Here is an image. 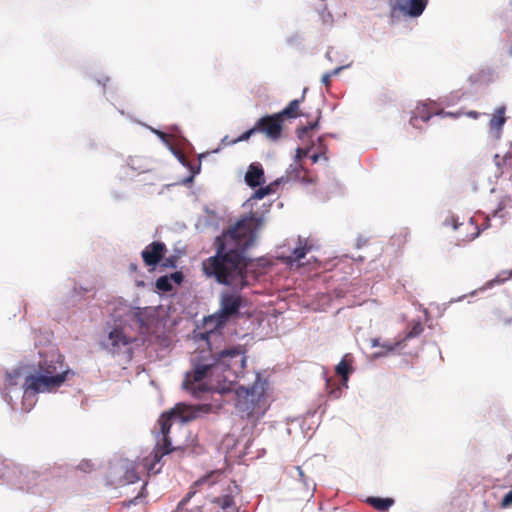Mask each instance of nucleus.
I'll return each instance as SVG.
<instances>
[{"instance_id": "nucleus-33", "label": "nucleus", "mask_w": 512, "mask_h": 512, "mask_svg": "<svg viewBox=\"0 0 512 512\" xmlns=\"http://www.w3.org/2000/svg\"><path fill=\"white\" fill-rule=\"evenodd\" d=\"M311 160L313 163H317L320 160L328 161V156L325 152L322 153H315L311 156Z\"/></svg>"}, {"instance_id": "nucleus-10", "label": "nucleus", "mask_w": 512, "mask_h": 512, "mask_svg": "<svg viewBox=\"0 0 512 512\" xmlns=\"http://www.w3.org/2000/svg\"><path fill=\"white\" fill-rule=\"evenodd\" d=\"M444 224L452 226L458 232V240L463 242H470L480 234V230L472 218L459 223L454 216H450L446 218Z\"/></svg>"}, {"instance_id": "nucleus-20", "label": "nucleus", "mask_w": 512, "mask_h": 512, "mask_svg": "<svg viewBox=\"0 0 512 512\" xmlns=\"http://www.w3.org/2000/svg\"><path fill=\"white\" fill-rule=\"evenodd\" d=\"M304 99V95H302L301 99L292 100L281 112L277 113L280 115L282 121L285 118H297L299 113L300 102Z\"/></svg>"}, {"instance_id": "nucleus-12", "label": "nucleus", "mask_w": 512, "mask_h": 512, "mask_svg": "<svg viewBox=\"0 0 512 512\" xmlns=\"http://www.w3.org/2000/svg\"><path fill=\"white\" fill-rule=\"evenodd\" d=\"M506 106L501 105L497 107L491 115L488 123L489 132L495 139H500L502 135L503 126L506 123Z\"/></svg>"}, {"instance_id": "nucleus-38", "label": "nucleus", "mask_w": 512, "mask_h": 512, "mask_svg": "<svg viewBox=\"0 0 512 512\" xmlns=\"http://www.w3.org/2000/svg\"><path fill=\"white\" fill-rule=\"evenodd\" d=\"M295 470L297 471L298 476H299L300 480L303 482V484L308 487V484L306 482V478H305L302 468L300 466H296Z\"/></svg>"}, {"instance_id": "nucleus-39", "label": "nucleus", "mask_w": 512, "mask_h": 512, "mask_svg": "<svg viewBox=\"0 0 512 512\" xmlns=\"http://www.w3.org/2000/svg\"><path fill=\"white\" fill-rule=\"evenodd\" d=\"M163 265L165 267H175L174 261L172 259H166V261Z\"/></svg>"}, {"instance_id": "nucleus-8", "label": "nucleus", "mask_w": 512, "mask_h": 512, "mask_svg": "<svg viewBox=\"0 0 512 512\" xmlns=\"http://www.w3.org/2000/svg\"><path fill=\"white\" fill-rule=\"evenodd\" d=\"M247 300L239 292L224 291L220 294L219 309L211 316L217 326L226 324L230 319L240 316V310L246 306Z\"/></svg>"}, {"instance_id": "nucleus-24", "label": "nucleus", "mask_w": 512, "mask_h": 512, "mask_svg": "<svg viewBox=\"0 0 512 512\" xmlns=\"http://www.w3.org/2000/svg\"><path fill=\"white\" fill-rule=\"evenodd\" d=\"M156 287L163 291L168 292L172 290V284L168 276H161L156 280Z\"/></svg>"}, {"instance_id": "nucleus-9", "label": "nucleus", "mask_w": 512, "mask_h": 512, "mask_svg": "<svg viewBox=\"0 0 512 512\" xmlns=\"http://www.w3.org/2000/svg\"><path fill=\"white\" fill-rule=\"evenodd\" d=\"M283 121L280 118V115H266L261 117L256 123L255 127L257 129V133L264 134L268 139L272 141H277L280 139L283 129Z\"/></svg>"}, {"instance_id": "nucleus-35", "label": "nucleus", "mask_w": 512, "mask_h": 512, "mask_svg": "<svg viewBox=\"0 0 512 512\" xmlns=\"http://www.w3.org/2000/svg\"><path fill=\"white\" fill-rule=\"evenodd\" d=\"M170 281L173 280L175 283L180 284L183 280V275L181 272H174L170 275Z\"/></svg>"}, {"instance_id": "nucleus-15", "label": "nucleus", "mask_w": 512, "mask_h": 512, "mask_svg": "<svg viewBox=\"0 0 512 512\" xmlns=\"http://www.w3.org/2000/svg\"><path fill=\"white\" fill-rule=\"evenodd\" d=\"M354 357L351 354H345L341 361L335 367V372L341 377L342 384L347 387L349 374L353 372Z\"/></svg>"}, {"instance_id": "nucleus-40", "label": "nucleus", "mask_w": 512, "mask_h": 512, "mask_svg": "<svg viewBox=\"0 0 512 512\" xmlns=\"http://www.w3.org/2000/svg\"><path fill=\"white\" fill-rule=\"evenodd\" d=\"M382 344L380 343L379 339H373L372 340V347H378V346H381Z\"/></svg>"}, {"instance_id": "nucleus-29", "label": "nucleus", "mask_w": 512, "mask_h": 512, "mask_svg": "<svg viewBox=\"0 0 512 512\" xmlns=\"http://www.w3.org/2000/svg\"><path fill=\"white\" fill-rule=\"evenodd\" d=\"M423 332V326L420 322H416L415 324H413V326L411 327L410 331L407 333V335L405 336L404 340H407V339H411V338H414V337H417L419 336L421 333Z\"/></svg>"}, {"instance_id": "nucleus-16", "label": "nucleus", "mask_w": 512, "mask_h": 512, "mask_svg": "<svg viewBox=\"0 0 512 512\" xmlns=\"http://www.w3.org/2000/svg\"><path fill=\"white\" fill-rule=\"evenodd\" d=\"M311 250L312 245L308 243V240L298 237L297 246L293 249L292 254L285 258L286 263L293 264L294 262H299Z\"/></svg>"}, {"instance_id": "nucleus-41", "label": "nucleus", "mask_w": 512, "mask_h": 512, "mask_svg": "<svg viewBox=\"0 0 512 512\" xmlns=\"http://www.w3.org/2000/svg\"><path fill=\"white\" fill-rule=\"evenodd\" d=\"M232 139H229L228 136H225L223 139H222V143L224 145H229L228 142H231Z\"/></svg>"}, {"instance_id": "nucleus-2", "label": "nucleus", "mask_w": 512, "mask_h": 512, "mask_svg": "<svg viewBox=\"0 0 512 512\" xmlns=\"http://www.w3.org/2000/svg\"><path fill=\"white\" fill-rule=\"evenodd\" d=\"M216 243V254L202 263L204 274L219 284L243 288L247 285L245 255L220 242Z\"/></svg>"}, {"instance_id": "nucleus-44", "label": "nucleus", "mask_w": 512, "mask_h": 512, "mask_svg": "<svg viewBox=\"0 0 512 512\" xmlns=\"http://www.w3.org/2000/svg\"><path fill=\"white\" fill-rule=\"evenodd\" d=\"M136 268H137V266H136L135 264H131V265H130V269H131V270H136Z\"/></svg>"}, {"instance_id": "nucleus-17", "label": "nucleus", "mask_w": 512, "mask_h": 512, "mask_svg": "<svg viewBox=\"0 0 512 512\" xmlns=\"http://www.w3.org/2000/svg\"><path fill=\"white\" fill-rule=\"evenodd\" d=\"M130 343L129 338L124 334L120 328H114L109 332L106 347L113 352L122 346H126Z\"/></svg>"}, {"instance_id": "nucleus-6", "label": "nucleus", "mask_w": 512, "mask_h": 512, "mask_svg": "<svg viewBox=\"0 0 512 512\" xmlns=\"http://www.w3.org/2000/svg\"><path fill=\"white\" fill-rule=\"evenodd\" d=\"M263 225V218L256 213H249L242 216L237 222L223 232L217 242L241 251L242 255L251 247L257 237V232Z\"/></svg>"}, {"instance_id": "nucleus-18", "label": "nucleus", "mask_w": 512, "mask_h": 512, "mask_svg": "<svg viewBox=\"0 0 512 512\" xmlns=\"http://www.w3.org/2000/svg\"><path fill=\"white\" fill-rule=\"evenodd\" d=\"M245 181L251 188L260 186L264 182V171L261 165L251 164L246 172Z\"/></svg>"}, {"instance_id": "nucleus-34", "label": "nucleus", "mask_w": 512, "mask_h": 512, "mask_svg": "<svg viewBox=\"0 0 512 512\" xmlns=\"http://www.w3.org/2000/svg\"><path fill=\"white\" fill-rule=\"evenodd\" d=\"M195 492H189L178 504L177 510H182L183 507L186 505V503L189 501V499L193 496Z\"/></svg>"}, {"instance_id": "nucleus-4", "label": "nucleus", "mask_w": 512, "mask_h": 512, "mask_svg": "<svg viewBox=\"0 0 512 512\" xmlns=\"http://www.w3.org/2000/svg\"><path fill=\"white\" fill-rule=\"evenodd\" d=\"M268 382L259 375L250 387L240 386L236 390V409L241 418L253 426L265 415L269 408L266 398Z\"/></svg>"}, {"instance_id": "nucleus-42", "label": "nucleus", "mask_w": 512, "mask_h": 512, "mask_svg": "<svg viewBox=\"0 0 512 512\" xmlns=\"http://www.w3.org/2000/svg\"><path fill=\"white\" fill-rule=\"evenodd\" d=\"M500 321H502L503 324H509L511 322V319L503 318V319H500Z\"/></svg>"}, {"instance_id": "nucleus-13", "label": "nucleus", "mask_w": 512, "mask_h": 512, "mask_svg": "<svg viewBox=\"0 0 512 512\" xmlns=\"http://www.w3.org/2000/svg\"><path fill=\"white\" fill-rule=\"evenodd\" d=\"M428 0H397L398 9L411 17L420 16L427 6Z\"/></svg>"}, {"instance_id": "nucleus-14", "label": "nucleus", "mask_w": 512, "mask_h": 512, "mask_svg": "<svg viewBox=\"0 0 512 512\" xmlns=\"http://www.w3.org/2000/svg\"><path fill=\"white\" fill-rule=\"evenodd\" d=\"M446 112H435L432 110V107L429 104H421L418 105L414 111V115L410 118V124L413 127H419L418 121L428 122L434 114H443Z\"/></svg>"}, {"instance_id": "nucleus-30", "label": "nucleus", "mask_w": 512, "mask_h": 512, "mask_svg": "<svg viewBox=\"0 0 512 512\" xmlns=\"http://www.w3.org/2000/svg\"><path fill=\"white\" fill-rule=\"evenodd\" d=\"M462 114H464V115H466V116H468L470 118H473V119H478L480 117V115H481L479 112L473 111V110L467 111L465 113H461V112H458V113H455V114L451 113V112L445 113L446 116H454V117H458V116H460Z\"/></svg>"}, {"instance_id": "nucleus-37", "label": "nucleus", "mask_w": 512, "mask_h": 512, "mask_svg": "<svg viewBox=\"0 0 512 512\" xmlns=\"http://www.w3.org/2000/svg\"><path fill=\"white\" fill-rule=\"evenodd\" d=\"M78 468L84 472H89L92 470V464L89 461H82Z\"/></svg>"}, {"instance_id": "nucleus-22", "label": "nucleus", "mask_w": 512, "mask_h": 512, "mask_svg": "<svg viewBox=\"0 0 512 512\" xmlns=\"http://www.w3.org/2000/svg\"><path fill=\"white\" fill-rule=\"evenodd\" d=\"M307 172V169L304 168L301 163H298L289 173V178L302 182H310V180L305 176Z\"/></svg>"}, {"instance_id": "nucleus-26", "label": "nucleus", "mask_w": 512, "mask_h": 512, "mask_svg": "<svg viewBox=\"0 0 512 512\" xmlns=\"http://www.w3.org/2000/svg\"><path fill=\"white\" fill-rule=\"evenodd\" d=\"M257 133V129L255 125L249 130L243 132L239 137L232 139L228 144H236L238 142L247 141L252 135Z\"/></svg>"}, {"instance_id": "nucleus-43", "label": "nucleus", "mask_w": 512, "mask_h": 512, "mask_svg": "<svg viewBox=\"0 0 512 512\" xmlns=\"http://www.w3.org/2000/svg\"><path fill=\"white\" fill-rule=\"evenodd\" d=\"M131 167H132V169H135V170H137V169H139V168H140V167H136V166H135V164H134V160H131Z\"/></svg>"}, {"instance_id": "nucleus-7", "label": "nucleus", "mask_w": 512, "mask_h": 512, "mask_svg": "<svg viewBox=\"0 0 512 512\" xmlns=\"http://www.w3.org/2000/svg\"><path fill=\"white\" fill-rule=\"evenodd\" d=\"M220 483L223 487L224 494L219 497H215L213 503L219 505L225 512H235L236 503L234 498L241 492L240 487L235 481L228 479L224 473L220 470H215L200 478L194 483V486L208 485Z\"/></svg>"}, {"instance_id": "nucleus-5", "label": "nucleus", "mask_w": 512, "mask_h": 512, "mask_svg": "<svg viewBox=\"0 0 512 512\" xmlns=\"http://www.w3.org/2000/svg\"><path fill=\"white\" fill-rule=\"evenodd\" d=\"M179 416L184 421H189L195 417L191 407H187L183 404H178L169 412L163 413L159 420L158 425L160 427V434L162 435V442L157 443L154 451L144 459H142L139 464L142 468L147 471L148 474H156L159 472V469H155V466L160 462L161 458L176 450V447L171 446V441L169 438V432L172 425V418L174 416Z\"/></svg>"}, {"instance_id": "nucleus-27", "label": "nucleus", "mask_w": 512, "mask_h": 512, "mask_svg": "<svg viewBox=\"0 0 512 512\" xmlns=\"http://www.w3.org/2000/svg\"><path fill=\"white\" fill-rule=\"evenodd\" d=\"M319 118H320V112H318V115L316 117V120L312 123H308L307 125L305 126H302L301 128H299L297 130L298 132V136L300 138H302L304 135H306L310 130H313L315 129L317 126H318V121H319Z\"/></svg>"}, {"instance_id": "nucleus-31", "label": "nucleus", "mask_w": 512, "mask_h": 512, "mask_svg": "<svg viewBox=\"0 0 512 512\" xmlns=\"http://www.w3.org/2000/svg\"><path fill=\"white\" fill-rule=\"evenodd\" d=\"M310 151V148H297L296 149V155H295V161L296 164L300 163L301 159L306 157Z\"/></svg>"}, {"instance_id": "nucleus-19", "label": "nucleus", "mask_w": 512, "mask_h": 512, "mask_svg": "<svg viewBox=\"0 0 512 512\" xmlns=\"http://www.w3.org/2000/svg\"><path fill=\"white\" fill-rule=\"evenodd\" d=\"M12 473L16 475L18 473L19 477L22 478L19 481V489L21 490H30L33 484H35L38 474L34 471H26L23 472L22 470L17 471L16 469H13Z\"/></svg>"}, {"instance_id": "nucleus-36", "label": "nucleus", "mask_w": 512, "mask_h": 512, "mask_svg": "<svg viewBox=\"0 0 512 512\" xmlns=\"http://www.w3.org/2000/svg\"><path fill=\"white\" fill-rule=\"evenodd\" d=\"M402 341H397L394 344L392 343H384L381 347L385 348L387 351H394L396 347L400 346Z\"/></svg>"}, {"instance_id": "nucleus-1", "label": "nucleus", "mask_w": 512, "mask_h": 512, "mask_svg": "<svg viewBox=\"0 0 512 512\" xmlns=\"http://www.w3.org/2000/svg\"><path fill=\"white\" fill-rule=\"evenodd\" d=\"M192 372H187L183 381V388L195 397H200L210 388L203 383L206 378H223L242 373L246 366V357L241 346L213 351L211 347L196 351L191 357Z\"/></svg>"}, {"instance_id": "nucleus-21", "label": "nucleus", "mask_w": 512, "mask_h": 512, "mask_svg": "<svg viewBox=\"0 0 512 512\" xmlns=\"http://www.w3.org/2000/svg\"><path fill=\"white\" fill-rule=\"evenodd\" d=\"M367 503L378 511H387L393 504L392 498L369 497Z\"/></svg>"}, {"instance_id": "nucleus-32", "label": "nucleus", "mask_w": 512, "mask_h": 512, "mask_svg": "<svg viewBox=\"0 0 512 512\" xmlns=\"http://www.w3.org/2000/svg\"><path fill=\"white\" fill-rule=\"evenodd\" d=\"M500 506L501 508H508L512 506V489L503 497Z\"/></svg>"}, {"instance_id": "nucleus-45", "label": "nucleus", "mask_w": 512, "mask_h": 512, "mask_svg": "<svg viewBox=\"0 0 512 512\" xmlns=\"http://www.w3.org/2000/svg\"><path fill=\"white\" fill-rule=\"evenodd\" d=\"M510 54L512 55V45H511V48H510Z\"/></svg>"}, {"instance_id": "nucleus-11", "label": "nucleus", "mask_w": 512, "mask_h": 512, "mask_svg": "<svg viewBox=\"0 0 512 512\" xmlns=\"http://www.w3.org/2000/svg\"><path fill=\"white\" fill-rule=\"evenodd\" d=\"M167 251L166 245L162 242H152L147 245L141 255L146 266H156Z\"/></svg>"}, {"instance_id": "nucleus-28", "label": "nucleus", "mask_w": 512, "mask_h": 512, "mask_svg": "<svg viewBox=\"0 0 512 512\" xmlns=\"http://www.w3.org/2000/svg\"><path fill=\"white\" fill-rule=\"evenodd\" d=\"M275 190H274V185L273 184H270L266 187H260L258 190L255 191L254 193V198L256 199H262L264 198L265 196L271 194V193H274Z\"/></svg>"}, {"instance_id": "nucleus-3", "label": "nucleus", "mask_w": 512, "mask_h": 512, "mask_svg": "<svg viewBox=\"0 0 512 512\" xmlns=\"http://www.w3.org/2000/svg\"><path fill=\"white\" fill-rule=\"evenodd\" d=\"M69 368L64 362V357L53 352L49 358H45L38 364V370L35 374L28 375L25 378L23 387L25 393L32 392L45 393L58 389L66 380Z\"/></svg>"}, {"instance_id": "nucleus-25", "label": "nucleus", "mask_w": 512, "mask_h": 512, "mask_svg": "<svg viewBox=\"0 0 512 512\" xmlns=\"http://www.w3.org/2000/svg\"><path fill=\"white\" fill-rule=\"evenodd\" d=\"M342 69L343 67H338L322 75L321 82L325 85L327 90L330 88L332 77L337 75Z\"/></svg>"}, {"instance_id": "nucleus-23", "label": "nucleus", "mask_w": 512, "mask_h": 512, "mask_svg": "<svg viewBox=\"0 0 512 512\" xmlns=\"http://www.w3.org/2000/svg\"><path fill=\"white\" fill-rule=\"evenodd\" d=\"M124 479L127 483H135L140 479L137 467L133 463H130L126 466Z\"/></svg>"}]
</instances>
